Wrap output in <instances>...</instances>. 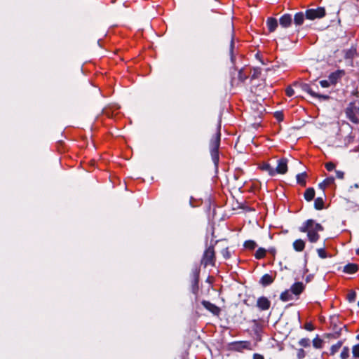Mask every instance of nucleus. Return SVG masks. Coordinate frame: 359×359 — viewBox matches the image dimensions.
I'll return each instance as SVG.
<instances>
[{"label":"nucleus","instance_id":"38","mask_svg":"<svg viewBox=\"0 0 359 359\" xmlns=\"http://www.w3.org/2000/svg\"><path fill=\"white\" fill-rule=\"evenodd\" d=\"M320 86L323 87V88H327L329 87L330 85H332L331 82L330 81V80H322L320 81Z\"/></svg>","mask_w":359,"mask_h":359},{"label":"nucleus","instance_id":"29","mask_svg":"<svg viewBox=\"0 0 359 359\" xmlns=\"http://www.w3.org/2000/svg\"><path fill=\"white\" fill-rule=\"evenodd\" d=\"M349 357V348L347 346H344L340 354L341 359H347Z\"/></svg>","mask_w":359,"mask_h":359},{"label":"nucleus","instance_id":"21","mask_svg":"<svg viewBox=\"0 0 359 359\" xmlns=\"http://www.w3.org/2000/svg\"><path fill=\"white\" fill-rule=\"evenodd\" d=\"M261 169L267 172L271 176H274L276 175L275 169L272 168L269 163H264L261 166Z\"/></svg>","mask_w":359,"mask_h":359},{"label":"nucleus","instance_id":"33","mask_svg":"<svg viewBox=\"0 0 359 359\" xmlns=\"http://www.w3.org/2000/svg\"><path fill=\"white\" fill-rule=\"evenodd\" d=\"M299 344L303 347H309L310 346V339L308 338H303L299 340Z\"/></svg>","mask_w":359,"mask_h":359},{"label":"nucleus","instance_id":"7","mask_svg":"<svg viewBox=\"0 0 359 359\" xmlns=\"http://www.w3.org/2000/svg\"><path fill=\"white\" fill-rule=\"evenodd\" d=\"M276 174H285L287 171V160L281 158L278 161V165L275 169Z\"/></svg>","mask_w":359,"mask_h":359},{"label":"nucleus","instance_id":"37","mask_svg":"<svg viewBox=\"0 0 359 359\" xmlns=\"http://www.w3.org/2000/svg\"><path fill=\"white\" fill-rule=\"evenodd\" d=\"M261 74V70L259 68H255L253 69V74H252V79H257Z\"/></svg>","mask_w":359,"mask_h":359},{"label":"nucleus","instance_id":"18","mask_svg":"<svg viewBox=\"0 0 359 359\" xmlns=\"http://www.w3.org/2000/svg\"><path fill=\"white\" fill-rule=\"evenodd\" d=\"M304 198L307 201H312L315 197V190L313 188H308L306 189L304 194Z\"/></svg>","mask_w":359,"mask_h":359},{"label":"nucleus","instance_id":"13","mask_svg":"<svg viewBox=\"0 0 359 359\" xmlns=\"http://www.w3.org/2000/svg\"><path fill=\"white\" fill-rule=\"evenodd\" d=\"M233 346L234 348L238 351L243 349H250V342L246 341H237L233 344Z\"/></svg>","mask_w":359,"mask_h":359},{"label":"nucleus","instance_id":"48","mask_svg":"<svg viewBox=\"0 0 359 359\" xmlns=\"http://www.w3.org/2000/svg\"><path fill=\"white\" fill-rule=\"evenodd\" d=\"M358 306H359V301H358Z\"/></svg>","mask_w":359,"mask_h":359},{"label":"nucleus","instance_id":"10","mask_svg":"<svg viewBox=\"0 0 359 359\" xmlns=\"http://www.w3.org/2000/svg\"><path fill=\"white\" fill-rule=\"evenodd\" d=\"M292 18L290 14H284L279 19V23L284 28L289 27L292 25Z\"/></svg>","mask_w":359,"mask_h":359},{"label":"nucleus","instance_id":"41","mask_svg":"<svg viewBox=\"0 0 359 359\" xmlns=\"http://www.w3.org/2000/svg\"><path fill=\"white\" fill-rule=\"evenodd\" d=\"M194 285L197 287L198 281V276H199L198 272L196 271L194 272Z\"/></svg>","mask_w":359,"mask_h":359},{"label":"nucleus","instance_id":"20","mask_svg":"<svg viewBox=\"0 0 359 359\" xmlns=\"http://www.w3.org/2000/svg\"><path fill=\"white\" fill-rule=\"evenodd\" d=\"M344 57L346 59H353L355 55H356V48H351L347 50H344Z\"/></svg>","mask_w":359,"mask_h":359},{"label":"nucleus","instance_id":"46","mask_svg":"<svg viewBox=\"0 0 359 359\" xmlns=\"http://www.w3.org/2000/svg\"><path fill=\"white\" fill-rule=\"evenodd\" d=\"M352 187L357 189L359 187V185L358 184H355Z\"/></svg>","mask_w":359,"mask_h":359},{"label":"nucleus","instance_id":"4","mask_svg":"<svg viewBox=\"0 0 359 359\" xmlns=\"http://www.w3.org/2000/svg\"><path fill=\"white\" fill-rule=\"evenodd\" d=\"M346 114L351 121L354 123H358L359 104L358 102L351 103L346 109Z\"/></svg>","mask_w":359,"mask_h":359},{"label":"nucleus","instance_id":"28","mask_svg":"<svg viewBox=\"0 0 359 359\" xmlns=\"http://www.w3.org/2000/svg\"><path fill=\"white\" fill-rule=\"evenodd\" d=\"M244 247L249 250H254L257 247V243L252 240H249L245 242Z\"/></svg>","mask_w":359,"mask_h":359},{"label":"nucleus","instance_id":"19","mask_svg":"<svg viewBox=\"0 0 359 359\" xmlns=\"http://www.w3.org/2000/svg\"><path fill=\"white\" fill-rule=\"evenodd\" d=\"M358 270V266L355 264H348L344 267V272L353 273Z\"/></svg>","mask_w":359,"mask_h":359},{"label":"nucleus","instance_id":"45","mask_svg":"<svg viewBox=\"0 0 359 359\" xmlns=\"http://www.w3.org/2000/svg\"><path fill=\"white\" fill-rule=\"evenodd\" d=\"M230 47H231V50H232V49L233 48V37L231 38V40Z\"/></svg>","mask_w":359,"mask_h":359},{"label":"nucleus","instance_id":"14","mask_svg":"<svg viewBox=\"0 0 359 359\" xmlns=\"http://www.w3.org/2000/svg\"><path fill=\"white\" fill-rule=\"evenodd\" d=\"M266 25L268 29L270 32H273L276 30L278 27V21L276 18H269L266 20Z\"/></svg>","mask_w":359,"mask_h":359},{"label":"nucleus","instance_id":"47","mask_svg":"<svg viewBox=\"0 0 359 359\" xmlns=\"http://www.w3.org/2000/svg\"><path fill=\"white\" fill-rule=\"evenodd\" d=\"M356 338H357V339L359 340V334L357 335Z\"/></svg>","mask_w":359,"mask_h":359},{"label":"nucleus","instance_id":"24","mask_svg":"<svg viewBox=\"0 0 359 359\" xmlns=\"http://www.w3.org/2000/svg\"><path fill=\"white\" fill-rule=\"evenodd\" d=\"M306 176L307 175L306 172L298 174L296 177L297 183L302 186H305Z\"/></svg>","mask_w":359,"mask_h":359},{"label":"nucleus","instance_id":"17","mask_svg":"<svg viewBox=\"0 0 359 359\" xmlns=\"http://www.w3.org/2000/svg\"><path fill=\"white\" fill-rule=\"evenodd\" d=\"M273 282V278L269 274H264L260 279L259 283L263 286H267Z\"/></svg>","mask_w":359,"mask_h":359},{"label":"nucleus","instance_id":"43","mask_svg":"<svg viewBox=\"0 0 359 359\" xmlns=\"http://www.w3.org/2000/svg\"><path fill=\"white\" fill-rule=\"evenodd\" d=\"M253 359H264V356L259 353L253 354Z\"/></svg>","mask_w":359,"mask_h":359},{"label":"nucleus","instance_id":"35","mask_svg":"<svg viewBox=\"0 0 359 359\" xmlns=\"http://www.w3.org/2000/svg\"><path fill=\"white\" fill-rule=\"evenodd\" d=\"M221 252L224 259H227L230 258L231 252L228 248L223 249Z\"/></svg>","mask_w":359,"mask_h":359},{"label":"nucleus","instance_id":"12","mask_svg":"<svg viewBox=\"0 0 359 359\" xmlns=\"http://www.w3.org/2000/svg\"><path fill=\"white\" fill-rule=\"evenodd\" d=\"M304 290V285L301 282H297L293 284L291 287V292L295 295H299Z\"/></svg>","mask_w":359,"mask_h":359},{"label":"nucleus","instance_id":"8","mask_svg":"<svg viewBox=\"0 0 359 359\" xmlns=\"http://www.w3.org/2000/svg\"><path fill=\"white\" fill-rule=\"evenodd\" d=\"M271 302L265 297L258 298L257 301V306L262 311L268 310L270 308Z\"/></svg>","mask_w":359,"mask_h":359},{"label":"nucleus","instance_id":"3","mask_svg":"<svg viewBox=\"0 0 359 359\" xmlns=\"http://www.w3.org/2000/svg\"><path fill=\"white\" fill-rule=\"evenodd\" d=\"M215 252L212 246L208 247L204 252L201 263L204 267L208 266H215Z\"/></svg>","mask_w":359,"mask_h":359},{"label":"nucleus","instance_id":"31","mask_svg":"<svg viewBox=\"0 0 359 359\" xmlns=\"http://www.w3.org/2000/svg\"><path fill=\"white\" fill-rule=\"evenodd\" d=\"M356 293L353 290H351L347 294V299L349 302H353L355 300Z\"/></svg>","mask_w":359,"mask_h":359},{"label":"nucleus","instance_id":"9","mask_svg":"<svg viewBox=\"0 0 359 359\" xmlns=\"http://www.w3.org/2000/svg\"><path fill=\"white\" fill-rule=\"evenodd\" d=\"M344 75V70H337L329 75L328 79L331 82L332 85H334Z\"/></svg>","mask_w":359,"mask_h":359},{"label":"nucleus","instance_id":"23","mask_svg":"<svg viewBox=\"0 0 359 359\" xmlns=\"http://www.w3.org/2000/svg\"><path fill=\"white\" fill-rule=\"evenodd\" d=\"M280 299L283 302H287L289 300H291L292 299V293L291 290H286L282 292L280 296Z\"/></svg>","mask_w":359,"mask_h":359},{"label":"nucleus","instance_id":"32","mask_svg":"<svg viewBox=\"0 0 359 359\" xmlns=\"http://www.w3.org/2000/svg\"><path fill=\"white\" fill-rule=\"evenodd\" d=\"M353 356L358 359L359 358V344L353 346L352 348Z\"/></svg>","mask_w":359,"mask_h":359},{"label":"nucleus","instance_id":"42","mask_svg":"<svg viewBox=\"0 0 359 359\" xmlns=\"http://www.w3.org/2000/svg\"><path fill=\"white\" fill-rule=\"evenodd\" d=\"M336 176L338 179L342 180L344 177V172L341 170H336Z\"/></svg>","mask_w":359,"mask_h":359},{"label":"nucleus","instance_id":"27","mask_svg":"<svg viewBox=\"0 0 359 359\" xmlns=\"http://www.w3.org/2000/svg\"><path fill=\"white\" fill-rule=\"evenodd\" d=\"M266 250L264 248H259L255 252V257L258 259H262L266 255Z\"/></svg>","mask_w":359,"mask_h":359},{"label":"nucleus","instance_id":"1","mask_svg":"<svg viewBox=\"0 0 359 359\" xmlns=\"http://www.w3.org/2000/svg\"><path fill=\"white\" fill-rule=\"evenodd\" d=\"M321 224L316 223L313 219H308L299 228V231L307 233L309 241L311 243H316L318 241L320 236L319 231H323Z\"/></svg>","mask_w":359,"mask_h":359},{"label":"nucleus","instance_id":"40","mask_svg":"<svg viewBox=\"0 0 359 359\" xmlns=\"http://www.w3.org/2000/svg\"><path fill=\"white\" fill-rule=\"evenodd\" d=\"M285 93L288 97H292L294 94V90L292 87L289 86L286 88Z\"/></svg>","mask_w":359,"mask_h":359},{"label":"nucleus","instance_id":"44","mask_svg":"<svg viewBox=\"0 0 359 359\" xmlns=\"http://www.w3.org/2000/svg\"><path fill=\"white\" fill-rule=\"evenodd\" d=\"M305 328L307 330H309V331H311L313 330V327L311 324L310 323H306L305 325Z\"/></svg>","mask_w":359,"mask_h":359},{"label":"nucleus","instance_id":"34","mask_svg":"<svg viewBox=\"0 0 359 359\" xmlns=\"http://www.w3.org/2000/svg\"><path fill=\"white\" fill-rule=\"evenodd\" d=\"M317 252H318V256L322 259H325L327 257V252L324 248L317 249Z\"/></svg>","mask_w":359,"mask_h":359},{"label":"nucleus","instance_id":"30","mask_svg":"<svg viewBox=\"0 0 359 359\" xmlns=\"http://www.w3.org/2000/svg\"><path fill=\"white\" fill-rule=\"evenodd\" d=\"M323 343V341L318 337H316L313 340V346L316 348H320L322 347Z\"/></svg>","mask_w":359,"mask_h":359},{"label":"nucleus","instance_id":"11","mask_svg":"<svg viewBox=\"0 0 359 359\" xmlns=\"http://www.w3.org/2000/svg\"><path fill=\"white\" fill-rule=\"evenodd\" d=\"M202 304L206 309H208L215 315H219V313H220V309L216 305L210 303V302L203 300L202 302Z\"/></svg>","mask_w":359,"mask_h":359},{"label":"nucleus","instance_id":"26","mask_svg":"<svg viewBox=\"0 0 359 359\" xmlns=\"http://www.w3.org/2000/svg\"><path fill=\"white\" fill-rule=\"evenodd\" d=\"M324 206V201L322 198L318 197L314 201V207L316 210H322Z\"/></svg>","mask_w":359,"mask_h":359},{"label":"nucleus","instance_id":"6","mask_svg":"<svg viewBox=\"0 0 359 359\" xmlns=\"http://www.w3.org/2000/svg\"><path fill=\"white\" fill-rule=\"evenodd\" d=\"M298 86L303 91L308 93L310 95H311L313 97L322 99L324 100H327L330 98L328 95H321L314 92L311 88V86L307 83H300Z\"/></svg>","mask_w":359,"mask_h":359},{"label":"nucleus","instance_id":"15","mask_svg":"<svg viewBox=\"0 0 359 359\" xmlns=\"http://www.w3.org/2000/svg\"><path fill=\"white\" fill-rule=\"evenodd\" d=\"M293 248L297 252H302L305 248V242L302 239H297L293 242Z\"/></svg>","mask_w":359,"mask_h":359},{"label":"nucleus","instance_id":"2","mask_svg":"<svg viewBox=\"0 0 359 359\" xmlns=\"http://www.w3.org/2000/svg\"><path fill=\"white\" fill-rule=\"evenodd\" d=\"M221 133H220V126L217 128L215 135L212 137L210 142V151L212 156V160L216 168L218 166L219 156V147L220 145Z\"/></svg>","mask_w":359,"mask_h":359},{"label":"nucleus","instance_id":"25","mask_svg":"<svg viewBox=\"0 0 359 359\" xmlns=\"http://www.w3.org/2000/svg\"><path fill=\"white\" fill-rule=\"evenodd\" d=\"M342 344L343 342L341 341H339L337 344L332 345L330 348V355H333L337 353L342 346Z\"/></svg>","mask_w":359,"mask_h":359},{"label":"nucleus","instance_id":"5","mask_svg":"<svg viewBox=\"0 0 359 359\" xmlns=\"http://www.w3.org/2000/svg\"><path fill=\"white\" fill-rule=\"evenodd\" d=\"M325 15V10L324 8L318 7L316 9H309L306 11L305 15L307 19L314 20L316 18H320Z\"/></svg>","mask_w":359,"mask_h":359},{"label":"nucleus","instance_id":"39","mask_svg":"<svg viewBox=\"0 0 359 359\" xmlns=\"http://www.w3.org/2000/svg\"><path fill=\"white\" fill-rule=\"evenodd\" d=\"M325 168L328 171H332L335 168V165L332 162L325 163Z\"/></svg>","mask_w":359,"mask_h":359},{"label":"nucleus","instance_id":"36","mask_svg":"<svg viewBox=\"0 0 359 359\" xmlns=\"http://www.w3.org/2000/svg\"><path fill=\"white\" fill-rule=\"evenodd\" d=\"M306 355V353L302 348H299L297 351V356L298 359H303Z\"/></svg>","mask_w":359,"mask_h":359},{"label":"nucleus","instance_id":"22","mask_svg":"<svg viewBox=\"0 0 359 359\" xmlns=\"http://www.w3.org/2000/svg\"><path fill=\"white\" fill-rule=\"evenodd\" d=\"M334 182V178L332 177H330L326 178L323 182L319 184V187L322 189H325L327 186L333 184Z\"/></svg>","mask_w":359,"mask_h":359},{"label":"nucleus","instance_id":"16","mask_svg":"<svg viewBox=\"0 0 359 359\" xmlns=\"http://www.w3.org/2000/svg\"><path fill=\"white\" fill-rule=\"evenodd\" d=\"M305 15L302 12L297 13L294 17V22L295 25L300 26L304 21Z\"/></svg>","mask_w":359,"mask_h":359}]
</instances>
